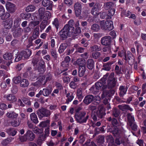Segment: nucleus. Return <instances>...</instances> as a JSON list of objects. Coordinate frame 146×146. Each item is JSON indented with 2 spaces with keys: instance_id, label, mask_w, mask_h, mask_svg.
<instances>
[{
  "instance_id": "45",
  "label": "nucleus",
  "mask_w": 146,
  "mask_h": 146,
  "mask_svg": "<svg viewBox=\"0 0 146 146\" xmlns=\"http://www.w3.org/2000/svg\"><path fill=\"white\" fill-rule=\"evenodd\" d=\"M90 90L92 93L95 94H97V93L100 91L95 85H93Z\"/></svg>"
},
{
  "instance_id": "16",
  "label": "nucleus",
  "mask_w": 146,
  "mask_h": 146,
  "mask_svg": "<svg viewBox=\"0 0 146 146\" xmlns=\"http://www.w3.org/2000/svg\"><path fill=\"white\" fill-rule=\"evenodd\" d=\"M119 108L122 111H126L129 110L131 111H133V109L131 108L129 105L125 104H122L118 106Z\"/></svg>"
},
{
  "instance_id": "43",
  "label": "nucleus",
  "mask_w": 146,
  "mask_h": 146,
  "mask_svg": "<svg viewBox=\"0 0 146 146\" xmlns=\"http://www.w3.org/2000/svg\"><path fill=\"white\" fill-rule=\"evenodd\" d=\"M131 13V12L129 11H127L126 12V10L124 9L122 10L121 12V16L122 17H123L124 16L128 17Z\"/></svg>"
},
{
  "instance_id": "10",
  "label": "nucleus",
  "mask_w": 146,
  "mask_h": 146,
  "mask_svg": "<svg viewBox=\"0 0 146 146\" xmlns=\"http://www.w3.org/2000/svg\"><path fill=\"white\" fill-rule=\"evenodd\" d=\"M53 2L50 0H43L42 5L44 7H46V9L51 10L52 9Z\"/></svg>"
},
{
  "instance_id": "1",
  "label": "nucleus",
  "mask_w": 146,
  "mask_h": 146,
  "mask_svg": "<svg viewBox=\"0 0 146 146\" xmlns=\"http://www.w3.org/2000/svg\"><path fill=\"white\" fill-rule=\"evenodd\" d=\"M110 76L109 73H107L104 76L101 80L95 84V85L100 91L109 89L110 86Z\"/></svg>"
},
{
  "instance_id": "56",
  "label": "nucleus",
  "mask_w": 146,
  "mask_h": 146,
  "mask_svg": "<svg viewBox=\"0 0 146 146\" xmlns=\"http://www.w3.org/2000/svg\"><path fill=\"white\" fill-rule=\"evenodd\" d=\"M69 86L71 88L73 89H76L78 86L77 83L74 81H71L69 84Z\"/></svg>"
},
{
  "instance_id": "21",
  "label": "nucleus",
  "mask_w": 146,
  "mask_h": 146,
  "mask_svg": "<svg viewBox=\"0 0 146 146\" xmlns=\"http://www.w3.org/2000/svg\"><path fill=\"white\" fill-rule=\"evenodd\" d=\"M66 97L67 99L66 103L68 104L69 102H71L72 100L74 98V96L72 92H68L66 94Z\"/></svg>"
},
{
  "instance_id": "36",
  "label": "nucleus",
  "mask_w": 146,
  "mask_h": 146,
  "mask_svg": "<svg viewBox=\"0 0 146 146\" xmlns=\"http://www.w3.org/2000/svg\"><path fill=\"white\" fill-rule=\"evenodd\" d=\"M29 82L28 80L25 79H22L20 82V86L23 88L28 86L29 85Z\"/></svg>"
},
{
  "instance_id": "55",
  "label": "nucleus",
  "mask_w": 146,
  "mask_h": 146,
  "mask_svg": "<svg viewBox=\"0 0 146 146\" xmlns=\"http://www.w3.org/2000/svg\"><path fill=\"white\" fill-rule=\"evenodd\" d=\"M51 53L52 56L53 58L55 59H56L58 54L57 53L56 50L54 49H52L51 51Z\"/></svg>"
},
{
  "instance_id": "7",
  "label": "nucleus",
  "mask_w": 146,
  "mask_h": 146,
  "mask_svg": "<svg viewBox=\"0 0 146 146\" xmlns=\"http://www.w3.org/2000/svg\"><path fill=\"white\" fill-rule=\"evenodd\" d=\"M110 16H107L106 18V20L105 21L104 20H102L100 22V26L101 28L103 30H107L110 28Z\"/></svg>"
},
{
  "instance_id": "42",
  "label": "nucleus",
  "mask_w": 146,
  "mask_h": 146,
  "mask_svg": "<svg viewBox=\"0 0 146 146\" xmlns=\"http://www.w3.org/2000/svg\"><path fill=\"white\" fill-rule=\"evenodd\" d=\"M44 62L43 61H41L39 63V66L37 67V69L39 72H42L44 71Z\"/></svg>"
},
{
  "instance_id": "39",
  "label": "nucleus",
  "mask_w": 146,
  "mask_h": 146,
  "mask_svg": "<svg viewBox=\"0 0 146 146\" xmlns=\"http://www.w3.org/2000/svg\"><path fill=\"white\" fill-rule=\"evenodd\" d=\"M115 6V3L111 2L110 1V16H113L115 14V9L114 8H111Z\"/></svg>"
},
{
  "instance_id": "30",
  "label": "nucleus",
  "mask_w": 146,
  "mask_h": 146,
  "mask_svg": "<svg viewBox=\"0 0 146 146\" xmlns=\"http://www.w3.org/2000/svg\"><path fill=\"white\" fill-rule=\"evenodd\" d=\"M31 120L34 123L37 124L38 123L37 116L34 113H31L30 115Z\"/></svg>"
},
{
  "instance_id": "31",
  "label": "nucleus",
  "mask_w": 146,
  "mask_h": 146,
  "mask_svg": "<svg viewBox=\"0 0 146 146\" xmlns=\"http://www.w3.org/2000/svg\"><path fill=\"white\" fill-rule=\"evenodd\" d=\"M84 61V60L83 58H80L77 59L74 62V64L75 65H78L79 66H84V65L85 63Z\"/></svg>"
},
{
  "instance_id": "48",
  "label": "nucleus",
  "mask_w": 146,
  "mask_h": 146,
  "mask_svg": "<svg viewBox=\"0 0 146 146\" xmlns=\"http://www.w3.org/2000/svg\"><path fill=\"white\" fill-rule=\"evenodd\" d=\"M51 14L50 12L48 11H46L44 13V15L43 16L42 19L44 20H47L49 19L51 16Z\"/></svg>"
},
{
  "instance_id": "28",
  "label": "nucleus",
  "mask_w": 146,
  "mask_h": 146,
  "mask_svg": "<svg viewBox=\"0 0 146 146\" xmlns=\"http://www.w3.org/2000/svg\"><path fill=\"white\" fill-rule=\"evenodd\" d=\"M6 100L11 102L13 103L17 100L16 97L12 94H9L7 95L6 97Z\"/></svg>"
},
{
  "instance_id": "44",
  "label": "nucleus",
  "mask_w": 146,
  "mask_h": 146,
  "mask_svg": "<svg viewBox=\"0 0 146 146\" xmlns=\"http://www.w3.org/2000/svg\"><path fill=\"white\" fill-rule=\"evenodd\" d=\"M120 113V112L119 110L117 109H113L112 112V115L113 116L116 118H119V116Z\"/></svg>"
},
{
  "instance_id": "60",
  "label": "nucleus",
  "mask_w": 146,
  "mask_h": 146,
  "mask_svg": "<svg viewBox=\"0 0 146 146\" xmlns=\"http://www.w3.org/2000/svg\"><path fill=\"white\" fill-rule=\"evenodd\" d=\"M22 57L23 56L21 52L20 53H18L17 54H16L15 61V62H17L20 61Z\"/></svg>"
},
{
  "instance_id": "33",
  "label": "nucleus",
  "mask_w": 146,
  "mask_h": 146,
  "mask_svg": "<svg viewBox=\"0 0 146 146\" xmlns=\"http://www.w3.org/2000/svg\"><path fill=\"white\" fill-rule=\"evenodd\" d=\"M21 28H19L14 31L13 33V35L15 37H17L21 35Z\"/></svg>"
},
{
  "instance_id": "4",
  "label": "nucleus",
  "mask_w": 146,
  "mask_h": 146,
  "mask_svg": "<svg viewBox=\"0 0 146 146\" xmlns=\"http://www.w3.org/2000/svg\"><path fill=\"white\" fill-rule=\"evenodd\" d=\"M105 114L104 108L101 107L92 116V119L94 121H96L99 120L100 118H103Z\"/></svg>"
},
{
  "instance_id": "58",
  "label": "nucleus",
  "mask_w": 146,
  "mask_h": 146,
  "mask_svg": "<svg viewBox=\"0 0 146 146\" xmlns=\"http://www.w3.org/2000/svg\"><path fill=\"white\" fill-rule=\"evenodd\" d=\"M91 49L92 51H99L101 50L100 47L97 45L91 47Z\"/></svg>"
},
{
  "instance_id": "23",
  "label": "nucleus",
  "mask_w": 146,
  "mask_h": 146,
  "mask_svg": "<svg viewBox=\"0 0 146 146\" xmlns=\"http://www.w3.org/2000/svg\"><path fill=\"white\" fill-rule=\"evenodd\" d=\"M65 26H67V28L66 29L70 36L74 34V27L72 26H69L67 24Z\"/></svg>"
},
{
  "instance_id": "53",
  "label": "nucleus",
  "mask_w": 146,
  "mask_h": 146,
  "mask_svg": "<svg viewBox=\"0 0 146 146\" xmlns=\"http://www.w3.org/2000/svg\"><path fill=\"white\" fill-rule=\"evenodd\" d=\"M11 141V139L8 138L3 140L1 142V144L3 145H6Z\"/></svg>"
},
{
  "instance_id": "41",
  "label": "nucleus",
  "mask_w": 146,
  "mask_h": 146,
  "mask_svg": "<svg viewBox=\"0 0 146 146\" xmlns=\"http://www.w3.org/2000/svg\"><path fill=\"white\" fill-rule=\"evenodd\" d=\"M46 11L45 9L44 8L41 7L39 9L38 12L40 18L42 19L43 16L44 15V13Z\"/></svg>"
},
{
  "instance_id": "47",
  "label": "nucleus",
  "mask_w": 146,
  "mask_h": 146,
  "mask_svg": "<svg viewBox=\"0 0 146 146\" xmlns=\"http://www.w3.org/2000/svg\"><path fill=\"white\" fill-rule=\"evenodd\" d=\"M35 9V7L33 5H30L26 8V11L27 12H32Z\"/></svg>"
},
{
  "instance_id": "18",
  "label": "nucleus",
  "mask_w": 146,
  "mask_h": 146,
  "mask_svg": "<svg viewBox=\"0 0 146 146\" xmlns=\"http://www.w3.org/2000/svg\"><path fill=\"white\" fill-rule=\"evenodd\" d=\"M94 99V96L92 95H88L84 98L83 102L86 104L88 105L93 101Z\"/></svg>"
},
{
  "instance_id": "2",
  "label": "nucleus",
  "mask_w": 146,
  "mask_h": 146,
  "mask_svg": "<svg viewBox=\"0 0 146 146\" xmlns=\"http://www.w3.org/2000/svg\"><path fill=\"white\" fill-rule=\"evenodd\" d=\"M119 118L113 117L111 119L110 117V121L112 124L111 128H110V132H111L113 135L115 137H119L120 135V130L119 127L120 126Z\"/></svg>"
},
{
  "instance_id": "61",
  "label": "nucleus",
  "mask_w": 146,
  "mask_h": 146,
  "mask_svg": "<svg viewBox=\"0 0 146 146\" xmlns=\"http://www.w3.org/2000/svg\"><path fill=\"white\" fill-rule=\"evenodd\" d=\"M115 74L118 75L121 74V69L119 68V67L117 65H116L115 68Z\"/></svg>"
},
{
  "instance_id": "37",
  "label": "nucleus",
  "mask_w": 146,
  "mask_h": 146,
  "mask_svg": "<svg viewBox=\"0 0 146 146\" xmlns=\"http://www.w3.org/2000/svg\"><path fill=\"white\" fill-rule=\"evenodd\" d=\"M85 70L86 68L84 66H79V76L81 77L83 76L84 75Z\"/></svg>"
},
{
  "instance_id": "32",
  "label": "nucleus",
  "mask_w": 146,
  "mask_h": 146,
  "mask_svg": "<svg viewBox=\"0 0 146 146\" xmlns=\"http://www.w3.org/2000/svg\"><path fill=\"white\" fill-rule=\"evenodd\" d=\"M52 90L48 88H43L42 90V95L44 96H48L51 93Z\"/></svg>"
},
{
  "instance_id": "8",
  "label": "nucleus",
  "mask_w": 146,
  "mask_h": 146,
  "mask_svg": "<svg viewBox=\"0 0 146 146\" xmlns=\"http://www.w3.org/2000/svg\"><path fill=\"white\" fill-rule=\"evenodd\" d=\"M67 26H64L63 28L59 31L58 35L60 39L62 40H64L67 38L68 36L69 37L68 33L66 30Z\"/></svg>"
},
{
  "instance_id": "63",
  "label": "nucleus",
  "mask_w": 146,
  "mask_h": 146,
  "mask_svg": "<svg viewBox=\"0 0 146 146\" xmlns=\"http://www.w3.org/2000/svg\"><path fill=\"white\" fill-rule=\"evenodd\" d=\"M39 23V22L38 21H31L30 22L29 25H33V27H34L38 25Z\"/></svg>"
},
{
  "instance_id": "12",
  "label": "nucleus",
  "mask_w": 146,
  "mask_h": 146,
  "mask_svg": "<svg viewBox=\"0 0 146 146\" xmlns=\"http://www.w3.org/2000/svg\"><path fill=\"white\" fill-rule=\"evenodd\" d=\"M100 10V5L96 3L92 8L91 13L94 15H98L99 14L98 11Z\"/></svg>"
},
{
  "instance_id": "20",
  "label": "nucleus",
  "mask_w": 146,
  "mask_h": 146,
  "mask_svg": "<svg viewBox=\"0 0 146 146\" xmlns=\"http://www.w3.org/2000/svg\"><path fill=\"white\" fill-rule=\"evenodd\" d=\"M13 23V21L10 19L6 20L4 21V26L5 28L7 29H10L12 26Z\"/></svg>"
},
{
  "instance_id": "6",
  "label": "nucleus",
  "mask_w": 146,
  "mask_h": 146,
  "mask_svg": "<svg viewBox=\"0 0 146 146\" xmlns=\"http://www.w3.org/2000/svg\"><path fill=\"white\" fill-rule=\"evenodd\" d=\"M128 119L127 123L129 126L131 127V129L134 131H136L137 130V126L134 123L135 121L134 117L131 115L130 113H129L127 115Z\"/></svg>"
},
{
  "instance_id": "17",
  "label": "nucleus",
  "mask_w": 146,
  "mask_h": 146,
  "mask_svg": "<svg viewBox=\"0 0 146 146\" xmlns=\"http://www.w3.org/2000/svg\"><path fill=\"white\" fill-rule=\"evenodd\" d=\"M13 55L11 53L7 52L5 53L3 55L4 59L6 60H9V63L7 64V65L9 66L10 63H12V59Z\"/></svg>"
},
{
  "instance_id": "35",
  "label": "nucleus",
  "mask_w": 146,
  "mask_h": 146,
  "mask_svg": "<svg viewBox=\"0 0 146 146\" xmlns=\"http://www.w3.org/2000/svg\"><path fill=\"white\" fill-rule=\"evenodd\" d=\"M82 91V89L81 88H78L77 90V96L80 101H81L84 97Z\"/></svg>"
},
{
  "instance_id": "46",
  "label": "nucleus",
  "mask_w": 146,
  "mask_h": 146,
  "mask_svg": "<svg viewBox=\"0 0 146 146\" xmlns=\"http://www.w3.org/2000/svg\"><path fill=\"white\" fill-rule=\"evenodd\" d=\"M101 97L102 98H106L109 99L110 92L109 91L107 90L104 91L101 95Z\"/></svg>"
},
{
  "instance_id": "57",
  "label": "nucleus",
  "mask_w": 146,
  "mask_h": 146,
  "mask_svg": "<svg viewBox=\"0 0 146 146\" xmlns=\"http://www.w3.org/2000/svg\"><path fill=\"white\" fill-rule=\"evenodd\" d=\"M5 9L1 5H0V17H1L2 19H3V16L5 14Z\"/></svg>"
},
{
  "instance_id": "27",
  "label": "nucleus",
  "mask_w": 146,
  "mask_h": 146,
  "mask_svg": "<svg viewBox=\"0 0 146 146\" xmlns=\"http://www.w3.org/2000/svg\"><path fill=\"white\" fill-rule=\"evenodd\" d=\"M7 117L12 119H15L17 118L18 115V114L15 113L14 111H10L6 113Z\"/></svg>"
},
{
  "instance_id": "34",
  "label": "nucleus",
  "mask_w": 146,
  "mask_h": 146,
  "mask_svg": "<svg viewBox=\"0 0 146 146\" xmlns=\"http://www.w3.org/2000/svg\"><path fill=\"white\" fill-rule=\"evenodd\" d=\"M7 133L10 135L15 136L16 134L17 131L14 129L10 128L6 129Z\"/></svg>"
},
{
  "instance_id": "40",
  "label": "nucleus",
  "mask_w": 146,
  "mask_h": 146,
  "mask_svg": "<svg viewBox=\"0 0 146 146\" xmlns=\"http://www.w3.org/2000/svg\"><path fill=\"white\" fill-rule=\"evenodd\" d=\"M91 30L94 32H97L100 29V26L97 24H93L91 26Z\"/></svg>"
},
{
  "instance_id": "38",
  "label": "nucleus",
  "mask_w": 146,
  "mask_h": 146,
  "mask_svg": "<svg viewBox=\"0 0 146 146\" xmlns=\"http://www.w3.org/2000/svg\"><path fill=\"white\" fill-rule=\"evenodd\" d=\"M22 121V119L20 118H18L17 120H13L11 121V124L13 127H16L19 126Z\"/></svg>"
},
{
  "instance_id": "29",
  "label": "nucleus",
  "mask_w": 146,
  "mask_h": 146,
  "mask_svg": "<svg viewBox=\"0 0 146 146\" xmlns=\"http://www.w3.org/2000/svg\"><path fill=\"white\" fill-rule=\"evenodd\" d=\"M68 46L66 43H62L61 44L58 49V51L60 53H63Z\"/></svg>"
},
{
  "instance_id": "26",
  "label": "nucleus",
  "mask_w": 146,
  "mask_h": 146,
  "mask_svg": "<svg viewBox=\"0 0 146 146\" xmlns=\"http://www.w3.org/2000/svg\"><path fill=\"white\" fill-rule=\"evenodd\" d=\"M22 55L25 58H27L29 57L32 54L31 51L29 49L27 50L26 51H23L21 52Z\"/></svg>"
},
{
  "instance_id": "13",
  "label": "nucleus",
  "mask_w": 146,
  "mask_h": 146,
  "mask_svg": "<svg viewBox=\"0 0 146 146\" xmlns=\"http://www.w3.org/2000/svg\"><path fill=\"white\" fill-rule=\"evenodd\" d=\"M128 89V87L127 86L122 85L120 86L119 87V95L120 97L123 98L126 94Z\"/></svg>"
},
{
  "instance_id": "62",
  "label": "nucleus",
  "mask_w": 146,
  "mask_h": 146,
  "mask_svg": "<svg viewBox=\"0 0 146 146\" xmlns=\"http://www.w3.org/2000/svg\"><path fill=\"white\" fill-rule=\"evenodd\" d=\"M22 100L23 101L24 103L25 104L28 105H31V102L29 99L25 98H23L22 99Z\"/></svg>"
},
{
  "instance_id": "14",
  "label": "nucleus",
  "mask_w": 146,
  "mask_h": 146,
  "mask_svg": "<svg viewBox=\"0 0 146 146\" xmlns=\"http://www.w3.org/2000/svg\"><path fill=\"white\" fill-rule=\"evenodd\" d=\"M6 7L7 11L11 13L14 12L16 9L15 5L10 2L7 3Z\"/></svg>"
},
{
  "instance_id": "24",
  "label": "nucleus",
  "mask_w": 146,
  "mask_h": 146,
  "mask_svg": "<svg viewBox=\"0 0 146 146\" xmlns=\"http://www.w3.org/2000/svg\"><path fill=\"white\" fill-rule=\"evenodd\" d=\"M135 46H136L137 52V54H139V52H141L143 50V48L141 45L137 41L134 42Z\"/></svg>"
},
{
  "instance_id": "22",
  "label": "nucleus",
  "mask_w": 146,
  "mask_h": 146,
  "mask_svg": "<svg viewBox=\"0 0 146 146\" xmlns=\"http://www.w3.org/2000/svg\"><path fill=\"white\" fill-rule=\"evenodd\" d=\"M87 66L89 69H92L94 66V60L92 59H88L87 61Z\"/></svg>"
},
{
  "instance_id": "49",
  "label": "nucleus",
  "mask_w": 146,
  "mask_h": 146,
  "mask_svg": "<svg viewBox=\"0 0 146 146\" xmlns=\"http://www.w3.org/2000/svg\"><path fill=\"white\" fill-rule=\"evenodd\" d=\"M46 77V79L45 81L44 82L43 85H45L47 82L50 81L52 78V75L50 73H48L46 75V76H45Z\"/></svg>"
},
{
  "instance_id": "52",
  "label": "nucleus",
  "mask_w": 146,
  "mask_h": 146,
  "mask_svg": "<svg viewBox=\"0 0 146 146\" xmlns=\"http://www.w3.org/2000/svg\"><path fill=\"white\" fill-rule=\"evenodd\" d=\"M35 39H34V38H32V37H30L29 39L28 44L27 46V47L29 48L32 46H33L34 44L33 42L34 40Z\"/></svg>"
},
{
  "instance_id": "25",
  "label": "nucleus",
  "mask_w": 146,
  "mask_h": 146,
  "mask_svg": "<svg viewBox=\"0 0 146 146\" xmlns=\"http://www.w3.org/2000/svg\"><path fill=\"white\" fill-rule=\"evenodd\" d=\"M39 33V29L38 26L36 27L34 29L32 36L34 39H36L38 36Z\"/></svg>"
},
{
  "instance_id": "11",
  "label": "nucleus",
  "mask_w": 146,
  "mask_h": 146,
  "mask_svg": "<svg viewBox=\"0 0 146 146\" xmlns=\"http://www.w3.org/2000/svg\"><path fill=\"white\" fill-rule=\"evenodd\" d=\"M114 73L113 72L110 74V88L114 87L116 85L117 78L114 77Z\"/></svg>"
},
{
  "instance_id": "19",
  "label": "nucleus",
  "mask_w": 146,
  "mask_h": 146,
  "mask_svg": "<svg viewBox=\"0 0 146 146\" xmlns=\"http://www.w3.org/2000/svg\"><path fill=\"white\" fill-rule=\"evenodd\" d=\"M101 44L106 46L110 45V36H106L102 37L101 40Z\"/></svg>"
},
{
  "instance_id": "3",
  "label": "nucleus",
  "mask_w": 146,
  "mask_h": 146,
  "mask_svg": "<svg viewBox=\"0 0 146 146\" xmlns=\"http://www.w3.org/2000/svg\"><path fill=\"white\" fill-rule=\"evenodd\" d=\"M86 113L84 112H80L76 115V121L80 123H86L89 118V115H87L85 117Z\"/></svg>"
},
{
  "instance_id": "51",
  "label": "nucleus",
  "mask_w": 146,
  "mask_h": 146,
  "mask_svg": "<svg viewBox=\"0 0 146 146\" xmlns=\"http://www.w3.org/2000/svg\"><path fill=\"white\" fill-rule=\"evenodd\" d=\"M110 43L111 40H113L116 38V33L115 31L113 30L110 32Z\"/></svg>"
},
{
  "instance_id": "64",
  "label": "nucleus",
  "mask_w": 146,
  "mask_h": 146,
  "mask_svg": "<svg viewBox=\"0 0 146 146\" xmlns=\"http://www.w3.org/2000/svg\"><path fill=\"white\" fill-rule=\"evenodd\" d=\"M136 143L139 146H144V143L145 144V146H146L143 140L138 139Z\"/></svg>"
},
{
  "instance_id": "50",
  "label": "nucleus",
  "mask_w": 146,
  "mask_h": 146,
  "mask_svg": "<svg viewBox=\"0 0 146 146\" xmlns=\"http://www.w3.org/2000/svg\"><path fill=\"white\" fill-rule=\"evenodd\" d=\"M21 16L23 19L25 20H28L31 17V14L30 13H22L21 14Z\"/></svg>"
},
{
  "instance_id": "9",
  "label": "nucleus",
  "mask_w": 146,
  "mask_h": 146,
  "mask_svg": "<svg viewBox=\"0 0 146 146\" xmlns=\"http://www.w3.org/2000/svg\"><path fill=\"white\" fill-rule=\"evenodd\" d=\"M74 8L76 16L78 17L81 14L82 5L78 2L75 3L74 5Z\"/></svg>"
},
{
  "instance_id": "15",
  "label": "nucleus",
  "mask_w": 146,
  "mask_h": 146,
  "mask_svg": "<svg viewBox=\"0 0 146 146\" xmlns=\"http://www.w3.org/2000/svg\"><path fill=\"white\" fill-rule=\"evenodd\" d=\"M27 140L29 141H33L35 138V135L31 131L28 130L25 134Z\"/></svg>"
},
{
  "instance_id": "5",
  "label": "nucleus",
  "mask_w": 146,
  "mask_h": 146,
  "mask_svg": "<svg viewBox=\"0 0 146 146\" xmlns=\"http://www.w3.org/2000/svg\"><path fill=\"white\" fill-rule=\"evenodd\" d=\"M37 114L39 118L41 119L44 117H48L50 115L51 113L49 110L44 108H41L37 111Z\"/></svg>"
},
{
  "instance_id": "59",
  "label": "nucleus",
  "mask_w": 146,
  "mask_h": 146,
  "mask_svg": "<svg viewBox=\"0 0 146 146\" xmlns=\"http://www.w3.org/2000/svg\"><path fill=\"white\" fill-rule=\"evenodd\" d=\"M52 24L54 25L56 29L58 30L59 26V23L58 19L57 18L54 19V21L52 22Z\"/></svg>"
},
{
  "instance_id": "54",
  "label": "nucleus",
  "mask_w": 146,
  "mask_h": 146,
  "mask_svg": "<svg viewBox=\"0 0 146 146\" xmlns=\"http://www.w3.org/2000/svg\"><path fill=\"white\" fill-rule=\"evenodd\" d=\"M21 77L20 76H18L17 77H15L13 79V81L14 83L15 84H17L19 83L21 81Z\"/></svg>"
}]
</instances>
